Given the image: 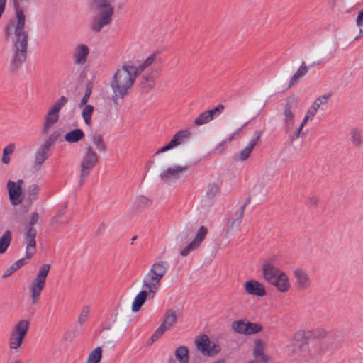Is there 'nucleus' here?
<instances>
[{"label":"nucleus","mask_w":363,"mask_h":363,"mask_svg":"<svg viewBox=\"0 0 363 363\" xmlns=\"http://www.w3.org/2000/svg\"><path fill=\"white\" fill-rule=\"evenodd\" d=\"M99 161V156L92 149L91 146H88L85 149L80 161V175L79 184L82 185L86 178L91 174V172L97 165Z\"/></svg>","instance_id":"0eeeda50"},{"label":"nucleus","mask_w":363,"mask_h":363,"mask_svg":"<svg viewBox=\"0 0 363 363\" xmlns=\"http://www.w3.org/2000/svg\"><path fill=\"white\" fill-rule=\"evenodd\" d=\"M55 221H57V216L56 217H54L52 220H51V222L53 223Z\"/></svg>","instance_id":"052dcab7"},{"label":"nucleus","mask_w":363,"mask_h":363,"mask_svg":"<svg viewBox=\"0 0 363 363\" xmlns=\"http://www.w3.org/2000/svg\"><path fill=\"white\" fill-rule=\"evenodd\" d=\"M91 307L89 306H84L78 317V323L80 325H82L89 319Z\"/></svg>","instance_id":"79ce46f5"},{"label":"nucleus","mask_w":363,"mask_h":363,"mask_svg":"<svg viewBox=\"0 0 363 363\" xmlns=\"http://www.w3.org/2000/svg\"><path fill=\"white\" fill-rule=\"evenodd\" d=\"M156 53L152 54L144 62L143 65L141 66L140 70H143L145 67L150 65L155 59Z\"/></svg>","instance_id":"3c124183"},{"label":"nucleus","mask_w":363,"mask_h":363,"mask_svg":"<svg viewBox=\"0 0 363 363\" xmlns=\"http://www.w3.org/2000/svg\"><path fill=\"white\" fill-rule=\"evenodd\" d=\"M111 0H93L94 7L100 11L99 16H95L91 23L93 31L99 33L101 29L112 22L114 9L111 6Z\"/></svg>","instance_id":"39448f33"},{"label":"nucleus","mask_w":363,"mask_h":363,"mask_svg":"<svg viewBox=\"0 0 363 363\" xmlns=\"http://www.w3.org/2000/svg\"><path fill=\"white\" fill-rule=\"evenodd\" d=\"M6 1L7 0H0V17L5 10Z\"/></svg>","instance_id":"6e6d98bb"},{"label":"nucleus","mask_w":363,"mask_h":363,"mask_svg":"<svg viewBox=\"0 0 363 363\" xmlns=\"http://www.w3.org/2000/svg\"><path fill=\"white\" fill-rule=\"evenodd\" d=\"M330 94H325L317 97L312 103L311 106H313L317 111L323 106H325L329 99H330Z\"/></svg>","instance_id":"a19ab883"},{"label":"nucleus","mask_w":363,"mask_h":363,"mask_svg":"<svg viewBox=\"0 0 363 363\" xmlns=\"http://www.w3.org/2000/svg\"><path fill=\"white\" fill-rule=\"evenodd\" d=\"M266 345L265 343L260 339H255L254 340V347L252 350V354L254 357V362L256 363H268L271 360V357L265 353Z\"/></svg>","instance_id":"dca6fc26"},{"label":"nucleus","mask_w":363,"mask_h":363,"mask_svg":"<svg viewBox=\"0 0 363 363\" xmlns=\"http://www.w3.org/2000/svg\"><path fill=\"white\" fill-rule=\"evenodd\" d=\"M220 191V186L218 184L212 183L208 186L206 194L208 196L212 197L217 195Z\"/></svg>","instance_id":"49530a36"},{"label":"nucleus","mask_w":363,"mask_h":363,"mask_svg":"<svg viewBox=\"0 0 363 363\" xmlns=\"http://www.w3.org/2000/svg\"><path fill=\"white\" fill-rule=\"evenodd\" d=\"M283 116L284 123L286 126L290 127L294 124L295 119V107L293 101H288L284 105Z\"/></svg>","instance_id":"bb28decb"},{"label":"nucleus","mask_w":363,"mask_h":363,"mask_svg":"<svg viewBox=\"0 0 363 363\" xmlns=\"http://www.w3.org/2000/svg\"><path fill=\"white\" fill-rule=\"evenodd\" d=\"M293 275L296 281V285L298 290L304 291L308 289L311 286V280L308 272L301 268L295 269Z\"/></svg>","instance_id":"f3484780"},{"label":"nucleus","mask_w":363,"mask_h":363,"mask_svg":"<svg viewBox=\"0 0 363 363\" xmlns=\"http://www.w3.org/2000/svg\"><path fill=\"white\" fill-rule=\"evenodd\" d=\"M207 234V230L205 227L201 226L199 229L194 240L190 242L186 247L181 251V255L183 257L187 256L191 252L198 248L201 243L204 240Z\"/></svg>","instance_id":"6ab92c4d"},{"label":"nucleus","mask_w":363,"mask_h":363,"mask_svg":"<svg viewBox=\"0 0 363 363\" xmlns=\"http://www.w3.org/2000/svg\"><path fill=\"white\" fill-rule=\"evenodd\" d=\"M232 329L241 335H252L261 332L263 327L260 323L239 320L232 323Z\"/></svg>","instance_id":"ddd939ff"},{"label":"nucleus","mask_w":363,"mask_h":363,"mask_svg":"<svg viewBox=\"0 0 363 363\" xmlns=\"http://www.w3.org/2000/svg\"><path fill=\"white\" fill-rule=\"evenodd\" d=\"M84 106V108L82 109V118L84 121V123L90 126L92 123V121H91V116H92V114H93V112H94V106H91V105H87L86 104V105L83 106Z\"/></svg>","instance_id":"e433bc0d"},{"label":"nucleus","mask_w":363,"mask_h":363,"mask_svg":"<svg viewBox=\"0 0 363 363\" xmlns=\"http://www.w3.org/2000/svg\"><path fill=\"white\" fill-rule=\"evenodd\" d=\"M167 269V264L165 262L160 263V278L162 277V274L166 272Z\"/></svg>","instance_id":"5fc2aeb1"},{"label":"nucleus","mask_w":363,"mask_h":363,"mask_svg":"<svg viewBox=\"0 0 363 363\" xmlns=\"http://www.w3.org/2000/svg\"><path fill=\"white\" fill-rule=\"evenodd\" d=\"M138 72V67L130 65H123L116 72L110 84L113 91L112 100L114 104H118V100L123 99L130 93Z\"/></svg>","instance_id":"f03ea898"},{"label":"nucleus","mask_w":363,"mask_h":363,"mask_svg":"<svg viewBox=\"0 0 363 363\" xmlns=\"http://www.w3.org/2000/svg\"><path fill=\"white\" fill-rule=\"evenodd\" d=\"M19 269L18 262L13 264L4 274L3 277H6L11 275L14 272Z\"/></svg>","instance_id":"09e8293b"},{"label":"nucleus","mask_w":363,"mask_h":363,"mask_svg":"<svg viewBox=\"0 0 363 363\" xmlns=\"http://www.w3.org/2000/svg\"><path fill=\"white\" fill-rule=\"evenodd\" d=\"M15 148L16 145L14 143H10L4 148L1 158V162L3 164H9L10 156L13 153Z\"/></svg>","instance_id":"58836bf2"},{"label":"nucleus","mask_w":363,"mask_h":363,"mask_svg":"<svg viewBox=\"0 0 363 363\" xmlns=\"http://www.w3.org/2000/svg\"><path fill=\"white\" fill-rule=\"evenodd\" d=\"M148 298L150 299L152 298V296H150V294L146 292V291L143 290L140 292H139L135 297L133 302L132 303V311L133 312L139 311L141 306L144 304L145 301Z\"/></svg>","instance_id":"7c9ffc66"},{"label":"nucleus","mask_w":363,"mask_h":363,"mask_svg":"<svg viewBox=\"0 0 363 363\" xmlns=\"http://www.w3.org/2000/svg\"><path fill=\"white\" fill-rule=\"evenodd\" d=\"M318 111H317L313 106H312L311 105L310 106V107L308 108L306 111V115L304 116L302 120L300 126L298 127L297 131L294 134V138H298L300 136L303 127L306 125V123L308 121H311L314 118Z\"/></svg>","instance_id":"c756f323"},{"label":"nucleus","mask_w":363,"mask_h":363,"mask_svg":"<svg viewBox=\"0 0 363 363\" xmlns=\"http://www.w3.org/2000/svg\"><path fill=\"white\" fill-rule=\"evenodd\" d=\"M16 262H18V265H19V268L23 265V260L21 259V260H18Z\"/></svg>","instance_id":"4d7b16f0"},{"label":"nucleus","mask_w":363,"mask_h":363,"mask_svg":"<svg viewBox=\"0 0 363 363\" xmlns=\"http://www.w3.org/2000/svg\"><path fill=\"white\" fill-rule=\"evenodd\" d=\"M151 204L152 201L150 199L144 196H139L135 198L133 203L130 208V212L131 214H137L143 211L145 208L150 206Z\"/></svg>","instance_id":"a878e982"},{"label":"nucleus","mask_w":363,"mask_h":363,"mask_svg":"<svg viewBox=\"0 0 363 363\" xmlns=\"http://www.w3.org/2000/svg\"><path fill=\"white\" fill-rule=\"evenodd\" d=\"M36 235L37 231L33 227L28 226L26 228L25 240L26 243V253L28 259H30L36 252Z\"/></svg>","instance_id":"a211bd4d"},{"label":"nucleus","mask_w":363,"mask_h":363,"mask_svg":"<svg viewBox=\"0 0 363 363\" xmlns=\"http://www.w3.org/2000/svg\"><path fill=\"white\" fill-rule=\"evenodd\" d=\"M30 323L28 320H21L14 326L9 337V347L11 350H18L26 337L29 328Z\"/></svg>","instance_id":"1a4fd4ad"},{"label":"nucleus","mask_w":363,"mask_h":363,"mask_svg":"<svg viewBox=\"0 0 363 363\" xmlns=\"http://www.w3.org/2000/svg\"><path fill=\"white\" fill-rule=\"evenodd\" d=\"M246 363H256V362H254L252 360H250V361L247 362Z\"/></svg>","instance_id":"0e129e2a"},{"label":"nucleus","mask_w":363,"mask_h":363,"mask_svg":"<svg viewBox=\"0 0 363 363\" xmlns=\"http://www.w3.org/2000/svg\"><path fill=\"white\" fill-rule=\"evenodd\" d=\"M84 137V133L81 129H74L68 132L65 135V140L67 143H74L82 140Z\"/></svg>","instance_id":"2f4dec72"},{"label":"nucleus","mask_w":363,"mask_h":363,"mask_svg":"<svg viewBox=\"0 0 363 363\" xmlns=\"http://www.w3.org/2000/svg\"><path fill=\"white\" fill-rule=\"evenodd\" d=\"M55 138L56 137H54L53 135H50L49 139L38 150L33 164V169L35 170H38L45 160L48 158L49 149Z\"/></svg>","instance_id":"2eb2a0df"},{"label":"nucleus","mask_w":363,"mask_h":363,"mask_svg":"<svg viewBox=\"0 0 363 363\" xmlns=\"http://www.w3.org/2000/svg\"><path fill=\"white\" fill-rule=\"evenodd\" d=\"M246 293L251 296L263 297L266 295L265 287L263 284L255 279H250L244 284Z\"/></svg>","instance_id":"412c9836"},{"label":"nucleus","mask_w":363,"mask_h":363,"mask_svg":"<svg viewBox=\"0 0 363 363\" xmlns=\"http://www.w3.org/2000/svg\"><path fill=\"white\" fill-rule=\"evenodd\" d=\"M91 141L99 152H105L106 151V145L101 134L94 133L92 135Z\"/></svg>","instance_id":"f704fd0d"},{"label":"nucleus","mask_w":363,"mask_h":363,"mask_svg":"<svg viewBox=\"0 0 363 363\" xmlns=\"http://www.w3.org/2000/svg\"><path fill=\"white\" fill-rule=\"evenodd\" d=\"M247 124V123H245L242 125V127H240V128H239L236 129V130H235L233 133H231L230 135H229V136H228V139H227L226 140H225V141L222 142L221 143L218 144V145L216 146V147L215 150H216L217 152H221L223 150H225V147H226V145H227V143H230V142H231L232 140H233L234 139H235V138H236L237 136H238V135L240 134V133L242 132V128H243L244 126H245Z\"/></svg>","instance_id":"473e14b6"},{"label":"nucleus","mask_w":363,"mask_h":363,"mask_svg":"<svg viewBox=\"0 0 363 363\" xmlns=\"http://www.w3.org/2000/svg\"><path fill=\"white\" fill-rule=\"evenodd\" d=\"M179 314L177 309H170L164 313L162 323L160 325V334L169 330L176 323Z\"/></svg>","instance_id":"4be33fe9"},{"label":"nucleus","mask_w":363,"mask_h":363,"mask_svg":"<svg viewBox=\"0 0 363 363\" xmlns=\"http://www.w3.org/2000/svg\"><path fill=\"white\" fill-rule=\"evenodd\" d=\"M188 169V166L175 165L164 171L161 177L166 180H177L186 173Z\"/></svg>","instance_id":"5701e85b"},{"label":"nucleus","mask_w":363,"mask_h":363,"mask_svg":"<svg viewBox=\"0 0 363 363\" xmlns=\"http://www.w3.org/2000/svg\"><path fill=\"white\" fill-rule=\"evenodd\" d=\"M50 269V264H42L38 273L33 280L32 283L29 286V291L30 293V297L33 304H36L40 298L41 292L43 291L47 277Z\"/></svg>","instance_id":"6e6552de"},{"label":"nucleus","mask_w":363,"mask_h":363,"mask_svg":"<svg viewBox=\"0 0 363 363\" xmlns=\"http://www.w3.org/2000/svg\"><path fill=\"white\" fill-rule=\"evenodd\" d=\"M224 106L221 104L214 108L203 112L194 121L196 125H202L212 121L215 117L218 116L223 111Z\"/></svg>","instance_id":"aec40b11"},{"label":"nucleus","mask_w":363,"mask_h":363,"mask_svg":"<svg viewBox=\"0 0 363 363\" xmlns=\"http://www.w3.org/2000/svg\"><path fill=\"white\" fill-rule=\"evenodd\" d=\"M241 218H242V213L240 214V216L238 218L229 220L227 224V227H226L227 231L228 233H232L235 228H237L240 223Z\"/></svg>","instance_id":"a18cd8bd"},{"label":"nucleus","mask_w":363,"mask_h":363,"mask_svg":"<svg viewBox=\"0 0 363 363\" xmlns=\"http://www.w3.org/2000/svg\"><path fill=\"white\" fill-rule=\"evenodd\" d=\"M40 187L36 184H33L28 187L26 196L27 199L30 203H32L37 199Z\"/></svg>","instance_id":"ea45409f"},{"label":"nucleus","mask_w":363,"mask_h":363,"mask_svg":"<svg viewBox=\"0 0 363 363\" xmlns=\"http://www.w3.org/2000/svg\"><path fill=\"white\" fill-rule=\"evenodd\" d=\"M68 99L65 96H61L50 108L45 116L43 124V133H48L50 128L58 121L60 111L67 104Z\"/></svg>","instance_id":"f8f14e48"},{"label":"nucleus","mask_w":363,"mask_h":363,"mask_svg":"<svg viewBox=\"0 0 363 363\" xmlns=\"http://www.w3.org/2000/svg\"><path fill=\"white\" fill-rule=\"evenodd\" d=\"M214 363H225V362H224V360L220 359V360L215 362Z\"/></svg>","instance_id":"bf43d9fd"},{"label":"nucleus","mask_w":363,"mask_h":363,"mask_svg":"<svg viewBox=\"0 0 363 363\" xmlns=\"http://www.w3.org/2000/svg\"><path fill=\"white\" fill-rule=\"evenodd\" d=\"M189 136L188 131H179L177 133L173 138L164 147L160 148V152L169 150L183 143Z\"/></svg>","instance_id":"cd10ccee"},{"label":"nucleus","mask_w":363,"mask_h":363,"mask_svg":"<svg viewBox=\"0 0 363 363\" xmlns=\"http://www.w3.org/2000/svg\"><path fill=\"white\" fill-rule=\"evenodd\" d=\"M214 363H225V362H224V360L220 359V360L215 362Z\"/></svg>","instance_id":"13d9d810"},{"label":"nucleus","mask_w":363,"mask_h":363,"mask_svg":"<svg viewBox=\"0 0 363 363\" xmlns=\"http://www.w3.org/2000/svg\"><path fill=\"white\" fill-rule=\"evenodd\" d=\"M143 88L147 91L149 89L153 87L154 81L151 77H147L145 79V82H143Z\"/></svg>","instance_id":"603ef678"},{"label":"nucleus","mask_w":363,"mask_h":363,"mask_svg":"<svg viewBox=\"0 0 363 363\" xmlns=\"http://www.w3.org/2000/svg\"><path fill=\"white\" fill-rule=\"evenodd\" d=\"M307 72L308 67L306 66L305 63L303 62L296 73L291 77L289 86L291 87L294 85L301 77H303L307 73Z\"/></svg>","instance_id":"c9c22d12"},{"label":"nucleus","mask_w":363,"mask_h":363,"mask_svg":"<svg viewBox=\"0 0 363 363\" xmlns=\"http://www.w3.org/2000/svg\"><path fill=\"white\" fill-rule=\"evenodd\" d=\"M350 136L352 138V143L355 146H359L362 145V133L357 128H353L350 132Z\"/></svg>","instance_id":"37998d69"},{"label":"nucleus","mask_w":363,"mask_h":363,"mask_svg":"<svg viewBox=\"0 0 363 363\" xmlns=\"http://www.w3.org/2000/svg\"><path fill=\"white\" fill-rule=\"evenodd\" d=\"M12 239L11 232L6 230L4 233L0 238V254H4L6 252L9 247Z\"/></svg>","instance_id":"72a5a7b5"},{"label":"nucleus","mask_w":363,"mask_h":363,"mask_svg":"<svg viewBox=\"0 0 363 363\" xmlns=\"http://www.w3.org/2000/svg\"><path fill=\"white\" fill-rule=\"evenodd\" d=\"M102 348L97 347L89 354L86 363H99L102 358Z\"/></svg>","instance_id":"4c0bfd02"},{"label":"nucleus","mask_w":363,"mask_h":363,"mask_svg":"<svg viewBox=\"0 0 363 363\" xmlns=\"http://www.w3.org/2000/svg\"><path fill=\"white\" fill-rule=\"evenodd\" d=\"M136 238H137V237H136V236L133 237V238H132V240H132V243L133 242V241H134V240H136Z\"/></svg>","instance_id":"680f3d73"},{"label":"nucleus","mask_w":363,"mask_h":363,"mask_svg":"<svg viewBox=\"0 0 363 363\" xmlns=\"http://www.w3.org/2000/svg\"><path fill=\"white\" fill-rule=\"evenodd\" d=\"M195 344L197 350L204 356H216L221 350L218 342L210 339L206 335L197 337L195 340Z\"/></svg>","instance_id":"9d476101"},{"label":"nucleus","mask_w":363,"mask_h":363,"mask_svg":"<svg viewBox=\"0 0 363 363\" xmlns=\"http://www.w3.org/2000/svg\"><path fill=\"white\" fill-rule=\"evenodd\" d=\"M313 337L318 341L313 348L310 357H317L330 350L334 345V336L328 330L318 327L313 330Z\"/></svg>","instance_id":"423d86ee"},{"label":"nucleus","mask_w":363,"mask_h":363,"mask_svg":"<svg viewBox=\"0 0 363 363\" xmlns=\"http://www.w3.org/2000/svg\"><path fill=\"white\" fill-rule=\"evenodd\" d=\"M260 134L261 133L259 131H257L254 133L253 138L249 142L247 145L236 155V160L245 161L250 157L253 148L257 144Z\"/></svg>","instance_id":"393cba45"},{"label":"nucleus","mask_w":363,"mask_h":363,"mask_svg":"<svg viewBox=\"0 0 363 363\" xmlns=\"http://www.w3.org/2000/svg\"><path fill=\"white\" fill-rule=\"evenodd\" d=\"M89 55V48L86 45H77L73 55L74 64L77 65H84L87 62Z\"/></svg>","instance_id":"b1692460"},{"label":"nucleus","mask_w":363,"mask_h":363,"mask_svg":"<svg viewBox=\"0 0 363 363\" xmlns=\"http://www.w3.org/2000/svg\"><path fill=\"white\" fill-rule=\"evenodd\" d=\"M159 288V264L155 263L143 279V289L154 298Z\"/></svg>","instance_id":"9b49d317"},{"label":"nucleus","mask_w":363,"mask_h":363,"mask_svg":"<svg viewBox=\"0 0 363 363\" xmlns=\"http://www.w3.org/2000/svg\"><path fill=\"white\" fill-rule=\"evenodd\" d=\"M274 257L269 258L262 265L264 279L281 293L287 292L291 288L288 274L272 264Z\"/></svg>","instance_id":"7ed1b4c3"},{"label":"nucleus","mask_w":363,"mask_h":363,"mask_svg":"<svg viewBox=\"0 0 363 363\" xmlns=\"http://www.w3.org/2000/svg\"><path fill=\"white\" fill-rule=\"evenodd\" d=\"M92 92V84L91 83H88L86 84V90L84 96L82 97L79 106L82 107V106L86 105L88 102L89 99Z\"/></svg>","instance_id":"c03bdc74"},{"label":"nucleus","mask_w":363,"mask_h":363,"mask_svg":"<svg viewBox=\"0 0 363 363\" xmlns=\"http://www.w3.org/2000/svg\"><path fill=\"white\" fill-rule=\"evenodd\" d=\"M159 337V329L156 330L152 337L147 341V345H151L155 342Z\"/></svg>","instance_id":"864d4df0"},{"label":"nucleus","mask_w":363,"mask_h":363,"mask_svg":"<svg viewBox=\"0 0 363 363\" xmlns=\"http://www.w3.org/2000/svg\"><path fill=\"white\" fill-rule=\"evenodd\" d=\"M38 220H39L38 213L36 211L33 212L30 217L28 226L33 227L34 225H35L38 223Z\"/></svg>","instance_id":"8fccbe9b"},{"label":"nucleus","mask_w":363,"mask_h":363,"mask_svg":"<svg viewBox=\"0 0 363 363\" xmlns=\"http://www.w3.org/2000/svg\"><path fill=\"white\" fill-rule=\"evenodd\" d=\"M308 349V340L303 330L296 331L286 346L287 352L293 357L298 358L300 362H309L315 357H310L313 348Z\"/></svg>","instance_id":"20e7f679"},{"label":"nucleus","mask_w":363,"mask_h":363,"mask_svg":"<svg viewBox=\"0 0 363 363\" xmlns=\"http://www.w3.org/2000/svg\"><path fill=\"white\" fill-rule=\"evenodd\" d=\"M14 363H23L21 360H16L14 362Z\"/></svg>","instance_id":"e2e57ef3"},{"label":"nucleus","mask_w":363,"mask_h":363,"mask_svg":"<svg viewBox=\"0 0 363 363\" xmlns=\"http://www.w3.org/2000/svg\"><path fill=\"white\" fill-rule=\"evenodd\" d=\"M356 24L359 29V33H362L363 31V11L358 13L356 18Z\"/></svg>","instance_id":"de8ad7c7"},{"label":"nucleus","mask_w":363,"mask_h":363,"mask_svg":"<svg viewBox=\"0 0 363 363\" xmlns=\"http://www.w3.org/2000/svg\"><path fill=\"white\" fill-rule=\"evenodd\" d=\"M175 359L178 363H189L190 360L189 348L185 345H179L174 350Z\"/></svg>","instance_id":"c85d7f7f"},{"label":"nucleus","mask_w":363,"mask_h":363,"mask_svg":"<svg viewBox=\"0 0 363 363\" xmlns=\"http://www.w3.org/2000/svg\"><path fill=\"white\" fill-rule=\"evenodd\" d=\"M23 181L21 179H19L16 182L12 181H9L7 182L9 199L11 203L14 206L21 204L23 201Z\"/></svg>","instance_id":"4468645a"},{"label":"nucleus","mask_w":363,"mask_h":363,"mask_svg":"<svg viewBox=\"0 0 363 363\" xmlns=\"http://www.w3.org/2000/svg\"><path fill=\"white\" fill-rule=\"evenodd\" d=\"M21 1L27 2L28 0ZM13 3L16 10V19L6 26L5 35L8 38L13 33H14L15 54L11 59L10 67L12 71H16L26 58L28 31L25 28L26 16L20 8L18 0H13Z\"/></svg>","instance_id":"f257e3e1"}]
</instances>
